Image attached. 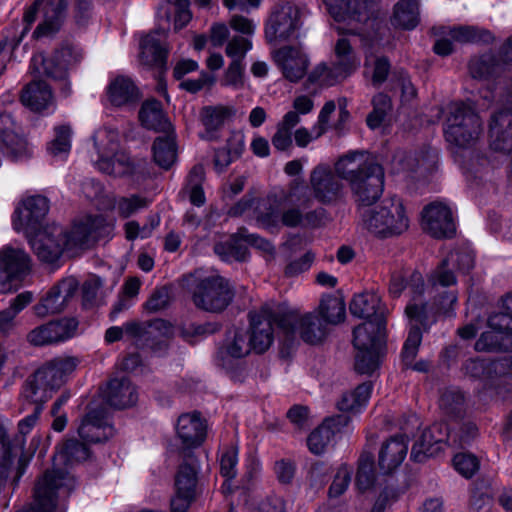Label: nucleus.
<instances>
[{
  "instance_id": "423d86ee",
  "label": "nucleus",
  "mask_w": 512,
  "mask_h": 512,
  "mask_svg": "<svg viewBox=\"0 0 512 512\" xmlns=\"http://www.w3.org/2000/svg\"><path fill=\"white\" fill-rule=\"evenodd\" d=\"M482 132V122L471 104L454 102L448 107L445 138L458 147L475 143Z\"/></svg>"
},
{
  "instance_id": "1a4fd4ad",
  "label": "nucleus",
  "mask_w": 512,
  "mask_h": 512,
  "mask_svg": "<svg viewBox=\"0 0 512 512\" xmlns=\"http://www.w3.org/2000/svg\"><path fill=\"white\" fill-rule=\"evenodd\" d=\"M40 7H42L43 11V20L34 30L33 36L36 38L52 36L60 30L66 17L68 0H35L33 5L29 7L23 15V21L26 26L20 38L14 43L13 49L19 44L31 24L35 21L37 11Z\"/></svg>"
},
{
  "instance_id": "f3484780",
  "label": "nucleus",
  "mask_w": 512,
  "mask_h": 512,
  "mask_svg": "<svg viewBox=\"0 0 512 512\" xmlns=\"http://www.w3.org/2000/svg\"><path fill=\"white\" fill-rule=\"evenodd\" d=\"M30 257L20 248L4 247L0 251V294L13 290L12 281L30 269Z\"/></svg>"
},
{
  "instance_id": "f03ea898",
  "label": "nucleus",
  "mask_w": 512,
  "mask_h": 512,
  "mask_svg": "<svg viewBox=\"0 0 512 512\" xmlns=\"http://www.w3.org/2000/svg\"><path fill=\"white\" fill-rule=\"evenodd\" d=\"M78 359L69 356L55 357L46 361L23 386V397L29 402H47L54 390L59 389L76 369Z\"/></svg>"
},
{
  "instance_id": "2eb2a0df",
  "label": "nucleus",
  "mask_w": 512,
  "mask_h": 512,
  "mask_svg": "<svg viewBox=\"0 0 512 512\" xmlns=\"http://www.w3.org/2000/svg\"><path fill=\"white\" fill-rule=\"evenodd\" d=\"M425 283L418 271H412L407 276L406 289L411 294V300L405 308V314L410 320L419 323L424 329L436 321V311L426 302L420 300L424 293Z\"/></svg>"
},
{
  "instance_id": "c03bdc74",
  "label": "nucleus",
  "mask_w": 512,
  "mask_h": 512,
  "mask_svg": "<svg viewBox=\"0 0 512 512\" xmlns=\"http://www.w3.org/2000/svg\"><path fill=\"white\" fill-rule=\"evenodd\" d=\"M315 312L319 314L328 325H336L345 318V302L342 297L326 295L321 299L318 309Z\"/></svg>"
},
{
  "instance_id": "680f3d73",
  "label": "nucleus",
  "mask_w": 512,
  "mask_h": 512,
  "mask_svg": "<svg viewBox=\"0 0 512 512\" xmlns=\"http://www.w3.org/2000/svg\"><path fill=\"white\" fill-rule=\"evenodd\" d=\"M1 142L3 144L4 153L14 161L28 155L27 143L14 133V131L6 134Z\"/></svg>"
},
{
  "instance_id": "4be33fe9",
  "label": "nucleus",
  "mask_w": 512,
  "mask_h": 512,
  "mask_svg": "<svg viewBox=\"0 0 512 512\" xmlns=\"http://www.w3.org/2000/svg\"><path fill=\"white\" fill-rule=\"evenodd\" d=\"M424 229L435 238L453 236L456 227L450 208L441 203L433 202L422 211Z\"/></svg>"
},
{
  "instance_id": "bf43d9fd",
  "label": "nucleus",
  "mask_w": 512,
  "mask_h": 512,
  "mask_svg": "<svg viewBox=\"0 0 512 512\" xmlns=\"http://www.w3.org/2000/svg\"><path fill=\"white\" fill-rule=\"evenodd\" d=\"M411 161L416 164L411 169L421 174L433 172L438 164V151L432 147H424L421 149Z\"/></svg>"
},
{
  "instance_id": "aec40b11",
  "label": "nucleus",
  "mask_w": 512,
  "mask_h": 512,
  "mask_svg": "<svg viewBox=\"0 0 512 512\" xmlns=\"http://www.w3.org/2000/svg\"><path fill=\"white\" fill-rule=\"evenodd\" d=\"M49 211L48 199L41 195L31 196L16 208L13 215L15 230L36 232Z\"/></svg>"
},
{
  "instance_id": "5fc2aeb1",
  "label": "nucleus",
  "mask_w": 512,
  "mask_h": 512,
  "mask_svg": "<svg viewBox=\"0 0 512 512\" xmlns=\"http://www.w3.org/2000/svg\"><path fill=\"white\" fill-rule=\"evenodd\" d=\"M204 176L203 167L201 165H195L187 177V189L189 190L190 202L198 207L204 205L206 201L202 188Z\"/></svg>"
},
{
  "instance_id": "c756f323",
  "label": "nucleus",
  "mask_w": 512,
  "mask_h": 512,
  "mask_svg": "<svg viewBox=\"0 0 512 512\" xmlns=\"http://www.w3.org/2000/svg\"><path fill=\"white\" fill-rule=\"evenodd\" d=\"M408 443L409 439L404 436H391L382 444L378 465L383 473H391L402 464L408 452Z\"/></svg>"
},
{
  "instance_id": "a878e982",
  "label": "nucleus",
  "mask_w": 512,
  "mask_h": 512,
  "mask_svg": "<svg viewBox=\"0 0 512 512\" xmlns=\"http://www.w3.org/2000/svg\"><path fill=\"white\" fill-rule=\"evenodd\" d=\"M350 417L345 414L326 418L307 439L309 450L316 455L324 453L332 443L335 435L348 425Z\"/></svg>"
},
{
  "instance_id": "9b49d317",
  "label": "nucleus",
  "mask_w": 512,
  "mask_h": 512,
  "mask_svg": "<svg viewBox=\"0 0 512 512\" xmlns=\"http://www.w3.org/2000/svg\"><path fill=\"white\" fill-rule=\"evenodd\" d=\"M477 351L512 352V317L505 311L488 318V330L475 343Z\"/></svg>"
},
{
  "instance_id": "49530a36",
  "label": "nucleus",
  "mask_w": 512,
  "mask_h": 512,
  "mask_svg": "<svg viewBox=\"0 0 512 512\" xmlns=\"http://www.w3.org/2000/svg\"><path fill=\"white\" fill-rule=\"evenodd\" d=\"M242 242L244 241L237 231L227 241L216 243L214 252L224 261H245L249 252Z\"/></svg>"
},
{
  "instance_id": "de8ad7c7",
  "label": "nucleus",
  "mask_w": 512,
  "mask_h": 512,
  "mask_svg": "<svg viewBox=\"0 0 512 512\" xmlns=\"http://www.w3.org/2000/svg\"><path fill=\"white\" fill-rule=\"evenodd\" d=\"M300 122L296 112H287L278 123L277 130L272 136L273 147L278 151H287L292 147V129Z\"/></svg>"
},
{
  "instance_id": "6e6d98bb",
  "label": "nucleus",
  "mask_w": 512,
  "mask_h": 512,
  "mask_svg": "<svg viewBox=\"0 0 512 512\" xmlns=\"http://www.w3.org/2000/svg\"><path fill=\"white\" fill-rule=\"evenodd\" d=\"M375 480L376 475L373 455L370 453H363L359 458L356 484L361 491H365L374 485Z\"/></svg>"
},
{
  "instance_id": "6e6552de",
  "label": "nucleus",
  "mask_w": 512,
  "mask_h": 512,
  "mask_svg": "<svg viewBox=\"0 0 512 512\" xmlns=\"http://www.w3.org/2000/svg\"><path fill=\"white\" fill-rule=\"evenodd\" d=\"M235 291L229 280L215 275L198 280L192 289L194 305L205 312L221 313L233 301Z\"/></svg>"
},
{
  "instance_id": "e2e57ef3",
  "label": "nucleus",
  "mask_w": 512,
  "mask_h": 512,
  "mask_svg": "<svg viewBox=\"0 0 512 512\" xmlns=\"http://www.w3.org/2000/svg\"><path fill=\"white\" fill-rule=\"evenodd\" d=\"M243 150L241 143L232 147L229 141L226 147L217 149L214 155V166L218 172L224 171L235 159H237Z\"/></svg>"
},
{
  "instance_id": "58836bf2",
  "label": "nucleus",
  "mask_w": 512,
  "mask_h": 512,
  "mask_svg": "<svg viewBox=\"0 0 512 512\" xmlns=\"http://www.w3.org/2000/svg\"><path fill=\"white\" fill-rule=\"evenodd\" d=\"M512 380V356H503L487 361L486 387L498 389Z\"/></svg>"
},
{
  "instance_id": "338daca9",
  "label": "nucleus",
  "mask_w": 512,
  "mask_h": 512,
  "mask_svg": "<svg viewBox=\"0 0 512 512\" xmlns=\"http://www.w3.org/2000/svg\"><path fill=\"white\" fill-rule=\"evenodd\" d=\"M455 469L465 478H471L479 469V461L472 454L460 453L454 456Z\"/></svg>"
},
{
  "instance_id": "864d4df0",
  "label": "nucleus",
  "mask_w": 512,
  "mask_h": 512,
  "mask_svg": "<svg viewBox=\"0 0 512 512\" xmlns=\"http://www.w3.org/2000/svg\"><path fill=\"white\" fill-rule=\"evenodd\" d=\"M498 70V63L492 53L473 57L469 62V72L475 79H486Z\"/></svg>"
},
{
  "instance_id": "4c0bfd02",
  "label": "nucleus",
  "mask_w": 512,
  "mask_h": 512,
  "mask_svg": "<svg viewBox=\"0 0 512 512\" xmlns=\"http://www.w3.org/2000/svg\"><path fill=\"white\" fill-rule=\"evenodd\" d=\"M235 114L232 107L224 105L205 106L201 109V122L206 129V138L213 140L216 138L215 132L224 126L227 119Z\"/></svg>"
},
{
  "instance_id": "e433bc0d",
  "label": "nucleus",
  "mask_w": 512,
  "mask_h": 512,
  "mask_svg": "<svg viewBox=\"0 0 512 512\" xmlns=\"http://www.w3.org/2000/svg\"><path fill=\"white\" fill-rule=\"evenodd\" d=\"M141 124L147 128L158 132H169L171 123L166 117L162 104L156 99L146 100L139 111Z\"/></svg>"
},
{
  "instance_id": "ea45409f",
  "label": "nucleus",
  "mask_w": 512,
  "mask_h": 512,
  "mask_svg": "<svg viewBox=\"0 0 512 512\" xmlns=\"http://www.w3.org/2000/svg\"><path fill=\"white\" fill-rule=\"evenodd\" d=\"M89 444L76 438H68L58 445L54 460L59 459L66 465L87 460L90 457Z\"/></svg>"
},
{
  "instance_id": "f257e3e1",
  "label": "nucleus",
  "mask_w": 512,
  "mask_h": 512,
  "mask_svg": "<svg viewBox=\"0 0 512 512\" xmlns=\"http://www.w3.org/2000/svg\"><path fill=\"white\" fill-rule=\"evenodd\" d=\"M336 171L348 182L358 206L368 207L384 190V169L364 152H351L336 162Z\"/></svg>"
},
{
  "instance_id": "052dcab7",
  "label": "nucleus",
  "mask_w": 512,
  "mask_h": 512,
  "mask_svg": "<svg viewBox=\"0 0 512 512\" xmlns=\"http://www.w3.org/2000/svg\"><path fill=\"white\" fill-rule=\"evenodd\" d=\"M1 142L3 144L4 153L14 161L28 155L27 143L14 133V131L6 134Z\"/></svg>"
},
{
  "instance_id": "6ab92c4d",
  "label": "nucleus",
  "mask_w": 512,
  "mask_h": 512,
  "mask_svg": "<svg viewBox=\"0 0 512 512\" xmlns=\"http://www.w3.org/2000/svg\"><path fill=\"white\" fill-rule=\"evenodd\" d=\"M176 430L181 441L180 456H185L187 452L195 454L194 449L202 445L207 435L206 422L201 419L199 412L182 414L178 418Z\"/></svg>"
},
{
  "instance_id": "c9c22d12",
  "label": "nucleus",
  "mask_w": 512,
  "mask_h": 512,
  "mask_svg": "<svg viewBox=\"0 0 512 512\" xmlns=\"http://www.w3.org/2000/svg\"><path fill=\"white\" fill-rule=\"evenodd\" d=\"M110 103L116 107L127 106L136 103L139 98V90L130 78L116 77L107 88Z\"/></svg>"
},
{
  "instance_id": "b1692460",
  "label": "nucleus",
  "mask_w": 512,
  "mask_h": 512,
  "mask_svg": "<svg viewBox=\"0 0 512 512\" xmlns=\"http://www.w3.org/2000/svg\"><path fill=\"white\" fill-rule=\"evenodd\" d=\"M30 242L39 260L46 263L56 262L66 249L63 229L60 226L44 229Z\"/></svg>"
},
{
  "instance_id": "393cba45",
  "label": "nucleus",
  "mask_w": 512,
  "mask_h": 512,
  "mask_svg": "<svg viewBox=\"0 0 512 512\" xmlns=\"http://www.w3.org/2000/svg\"><path fill=\"white\" fill-rule=\"evenodd\" d=\"M272 56L287 80L298 82L306 74L309 61L299 48L283 46L275 50Z\"/></svg>"
},
{
  "instance_id": "a19ab883",
  "label": "nucleus",
  "mask_w": 512,
  "mask_h": 512,
  "mask_svg": "<svg viewBox=\"0 0 512 512\" xmlns=\"http://www.w3.org/2000/svg\"><path fill=\"white\" fill-rule=\"evenodd\" d=\"M418 6V0H400L394 8L392 25L405 30L414 29L419 23Z\"/></svg>"
},
{
  "instance_id": "4d7b16f0",
  "label": "nucleus",
  "mask_w": 512,
  "mask_h": 512,
  "mask_svg": "<svg viewBox=\"0 0 512 512\" xmlns=\"http://www.w3.org/2000/svg\"><path fill=\"white\" fill-rule=\"evenodd\" d=\"M71 128L68 125L55 127V138L49 143L47 150L54 157H64L71 148Z\"/></svg>"
},
{
  "instance_id": "5701e85b",
  "label": "nucleus",
  "mask_w": 512,
  "mask_h": 512,
  "mask_svg": "<svg viewBox=\"0 0 512 512\" xmlns=\"http://www.w3.org/2000/svg\"><path fill=\"white\" fill-rule=\"evenodd\" d=\"M280 314L274 313L269 307H263L260 314L251 317L249 338L253 351L265 352L273 342V325L278 326Z\"/></svg>"
},
{
  "instance_id": "79ce46f5",
  "label": "nucleus",
  "mask_w": 512,
  "mask_h": 512,
  "mask_svg": "<svg viewBox=\"0 0 512 512\" xmlns=\"http://www.w3.org/2000/svg\"><path fill=\"white\" fill-rule=\"evenodd\" d=\"M254 213L257 222L265 228H274L279 224L280 208L275 196L258 199Z\"/></svg>"
},
{
  "instance_id": "473e14b6",
  "label": "nucleus",
  "mask_w": 512,
  "mask_h": 512,
  "mask_svg": "<svg viewBox=\"0 0 512 512\" xmlns=\"http://www.w3.org/2000/svg\"><path fill=\"white\" fill-rule=\"evenodd\" d=\"M182 461L175 474V490L180 493H187L196 496L198 484V474L200 464L196 454L187 452L185 456H180Z\"/></svg>"
},
{
  "instance_id": "8fccbe9b",
  "label": "nucleus",
  "mask_w": 512,
  "mask_h": 512,
  "mask_svg": "<svg viewBox=\"0 0 512 512\" xmlns=\"http://www.w3.org/2000/svg\"><path fill=\"white\" fill-rule=\"evenodd\" d=\"M493 489L490 480L479 479L473 484L470 497L472 512L487 511L492 504Z\"/></svg>"
},
{
  "instance_id": "3c124183",
  "label": "nucleus",
  "mask_w": 512,
  "mask_h": 512,
  "mask_svg": "<svg viewBox=\"0 0 512 512\" xmlns=\"http://www.w3.org/2000/svg\"><path fill=\"white\" fill-rule=\"evenodd\" d=\"M97 167L100 171L115 177L132 172L130 158L123 153H115L112 157L101 155L97 161Z\"/></svg>"
},
{
  "instance_id": "7c9ffc66",
  "label": "nucleus",
  "mask_w": 512,
  "mask_h": 512,
  "mask_svg": "<svg viewBox=\"0 0 512 512\" xmlns=\"http://www.w3.org/2000/svg\"><path fill=\"white\" fill-rule=\"evenodd\" d=\"M349 310L353 316L367 321H385V307L373 292L356 294L349 304Z\"/></svg>"
},
{
  "instance_id": "dca6fc26",
  "label": "nucleus",
  "mask_w": 512,
  "mask_h": 512,
  "mask_svg": "<svg viewBox=\"0 0 512 512\" xmlns=\"http://www.w3.org/2000/svg\"><path fill=\"white\" fill-rule=\"evenodd\" d=\"M77 431L81 440L90 444L104 442L111 438L114 435V428L110 424L106 407L103 405L89 407Z\"/></svg>"
},
{
  "instance_id": "a211bd4d",
  "label": "nucleus",
  "mask_w": 512,
  "mask_h": 512,
  "mask_svg": "<svg viewBox=\"0 0 512 512\" xmlns=\"http://www.w3.org/2000/svg\"><path fill=\"white\" fill-rule=\"evenodd\" d=\"M78 290V282L74 277H66L54 284L34 306L35 314L45 317L49 314L62 312L75 296Z\"/></svg>"
},
{
  "instance_id": "2f4dec72",
  "label": "nucleus",
  "mask_w": 512,
  "mask_h": 512,
  "mask_svg": "<svg viewBox=\"0 0 512 512\" xmlns=\"http://www.w3.org/2000/svg\"><path fill=\"white\" fill-rule=\"evenodd\" d=\"M253 351L249 331L236 329L232 334H228L222 346L218 350V357L222 361V366L226 367L230 359H241L248 356Z\"/></svg>"
},
{
  "instance_id": "cd10ccee",
  "label": "nucleus",
  "mask_w": 512,
  "mask_h": 512,
  "mask_svg": "<svg viewBox=\"0 0 512 512\" xmlns=\"http://www.w3.org/2000/svg\"><path fill=\"white\" fill-rule=\"evenodd\" d=\"M105 402L116 409H125L133 406L138 400L135 386L127 377L111 379L103 391Z\"/></svg>"
},
{
  "instance_id": "0e129e2a",
  "label": "nucleus",
  "mask_w": 512,
  "mask_h": 512,
  "mask_svg": "<svg viewBox=\"0 0 512 512\" xmlns=\"http://www.w3.org/2000/svg\"><path fill=\"white\" fill-rule=\"evenodd\" d=\"M445 264H450L455 270L469 272L474 265V256L467 250H454L445 257Z\"/></svg>"
},
{
  "instance_id": "f704fd0d",
  "label": "nucleus",
  "mask_w": 512,
  "mask_h": 512,
  "mask_svg": "<svg viewBox=\"0 0 512 512\" xmlns=\"http://www.w3.org/2000/svg\"><path fill=\"white\" fill-rule=\"evenodd\" d=\"M21 102L32 111H42L53 103L51 87L43 80L32 81L22 90Z\"/></svg>"
},
{
  "instance_id": "20e7f679",
  "label": "nucleus",
  "mask_w": 512,
  "mask_h": 512,
  "mask_svg": "<svg viewBox=\"0 0 512 512\" xmlns=\"http://www.w3.org/2000/svg\"><path fill=\"white\" fill-rule=\"evenodd\" d=\"M328 326L315 311L305 314L290 311L281 314L278 320V328L289 345H292L297 338L309 345L321 344L329 334Z\"/></svg>"
},
{
  "instance_id": "39448f33",
  "label": "nucleus",
  "mask_w": 512,
  "mask_h": 512,
  "mask_svg": "<svg viewBox=\"0 0 512 512\" xmlns=\"http://www.w3.org/2000/svg\"><path fill=\"white\" fill-rule=\"evenodd\" d=\"M364 227L379 237L399 235L406 231L409 220L401 200L393 197L380 206L361 213Z\"/></svg>"
},
{
  "instance_id": "72a5a7b5",
  "label": "nucleus",
  "mask_w": 512,
  "mask_h": 512,
  "mask_svg": "<svg viewBox=\"0 0 512 512\" xmlns=\"http://www.w3.org/2000/svg\"><path fill=\"white\" fill-rule=\"evenodd\" d=\"M164 37V30H155L142 38L140 42L141 59L145 64L160 69L166 66L168 52L162 45Z\"/></svg>"
},
{
  "instance_id": "37998d69",
  "label": "nucleus",
  "mask_w": 512,
  "mask_h": 512,
  "mask_svg": "<svg viewBox=\"0 0 512 512\" xmlns=\"http://www.w3.org/2000/svg\"><path fill=\"white\" fill-rule=\"evenodd\" d=\"M152 150L155 163L163 169H169L177 157L175 137L171 134L157 137Z\"/></svg>"
},
{
  "instance_id": "bb28decb",
  "label": "nucleus",
  "mask_w": 512,
  "mask_h": 512,
  "mask_svg": "<svg viewBox=\"0 0 512 512\" xmlns=\"http://www.w3.org/2000/svg\"><path fill=\"white\" fill-rule=\"evenodd\" d=\"M489 141L496 152H512V112L496 111L491 115Z\"/></svg>"
},
{
  "instance_id": "ddd939ff",
  "label": "nucleus",
  "mask_w": 512,
  "mask_h": 512,
  "mask_svg": "<svg viewBox=\"0 0 512 512\" xmlns=\"http://www.w3.org/2000/svg\"><path fill=\"white\" fill-rule=\"evenodd\" d=\"M337 171L329 165L315 166L309 177V183L316 200L325 205L336 204L344 198V185Z\"/></svg>"
},
{
  "instance_id": "a18cd8bd",
  "label": "nucleus",
  "mask_w": 512,
  "mask_h": 512,
  "mask_svg": "<svg viewBox=\"0 0 512 512\" xmlns=\"http://www.w3.org/2000/svg\"><path fill=\"white\" fill-rule=\"evenodd\" d=\"M371 392V382L361 383L353 391L344 393L337 407L343 412H358L368 402Z\"/></svg>"
},
{
  "instance_id": "69168bd1",
  "label": "nucleus",
  "mask_w": 512,
  "mask_h": 512,
  "mask_svg": "<svg viewBox=\"0 0 512 512\" xmlns=\"http://www.w3.org/2000/svg\"><path fill=\"white\" fill-rule=\"evenodd\" d=\"M454 271L455 269L450 264H445L444 258L437 266V268L432 272L430 281L434 286H453L457 283Z\"/></svg>"
},
{
  "instance_id": "09e8293b",
  "label": "nucleus",
  "mask_w": 512,
  "mask_h": 512,
  "mask_svg": "<svg viewBox=\"0 0 512 512\" xmlns=\"http://www.w3.org/2000/svg\"><path fill=\"white\" fill-rule=\"evenodd\" d=\"M61 54L55 52L50 57H45L42 53H39L32 58V66L36 67L41 65L43 68V74L53 80H66L69 76L68 70L60 61Z\"/></svg>"
},
{
  "instance_id": "4468645a",
  "label": "nucleus",
  "mask_w": 512,
  "mask_h": 512,
  "mask_svg": "<svg viewBox=\"0 0 512 512\" xmlns=\"http://www.w3.org/2000/svg\"><path fill=\"white\" fill-rule=\"evenodd\" d=\"M171 327L163 319H154L146 322L130 321L125 323V332L136 340L139 347H148L153 351L166 348V337Z\"/></svg>"
},
{
  "instance_id": "13d9d810",
  "label": "nucleus",
  "mask_w": 512,
  "mask_h": 512,
  "mask_svg": "<svg viewBox=\"0 0 512 512\" xmlns=\"http://www.w3.org/2000/svg\"><path fill=\"white\" fill-rule=\"evenodd\" d=\"M237 449L233 446H227L223 449L220 457V473L226 478L222 489L224 492H230V486L227 483L236 476Z\"/></svg>"
},
{
  "instance_id": "f8f14e48",
  "label": "nucleus",
  "mask_w": 512,
  "mask_h": 512,
  "mask_svg": "<svg viewBox=\"0 0 512 512\" xmlns=\"http://www.w3.org/2000/svg\"><path fill=\"white\" fill-rule=\"evenodd\" d=\"M359 65L351 43L346 38H340L335 46V61L331 68L325 64L319 65L310 75L312 80L316 74L321 78V83L332 85L334 82L346 78Z\"/></svg>"
},
{
  "instance_id": "7ed1b4c3",
  "label": "nucleus",
  "mask_w": 512,
  "mask_h": 512,
  "mask_svg": "<svg viewBox=\"0 0 512 512\" xmlns=\"http://www.w3.org/2000/svg\"><path fill=\"white\" fill-rule=\"evenodd\" d=\"M385 321H365L353 330V345L357 349L355 370L371 375L380 364L384 348Z\"/></svg>"
},
{
  "instance_id": "c85d7f7f",
  "label": "nucleus",
  "mask_w": 512,
  "mask_h": 512,
  "mask_svg": "<svg viewBox=\"0 0 512 512\" xmlns=\"http://www.w3.org/2000/svg\"><path fill=\"white\" fill-rule=\"evenodd\" d=\"M374 0H323L329 14L337 22L354 21L360 23L367 19L369 5Z\"/></svg>"
},
{
  "instance_id": "412c9836",
  "label": "nucleus",
  "mask_w": 512,
  "mask_h": 512,
  "mask_svg": "<svg viewBox=\"0 0 512 512\" xmlns=\"http://www.w3.org/2000/svg\"><path fill=\"white\" fill-rule=\"evenodd\" d=\"M448 425L443 422L433 423L423 431L420 438L413 444L410 458L414 462L422 463L430 457L436 456L443 449L448 440Z\"/></svg>"
},
{
  "instance_id": "0eeeda50",
  "label": "nucleus",
  "mask_w": 512,
  "mask_h": 512,
  "mask_svg": "<svg viewBox=\"0 0 512 512\" xmlns=\"http://www.w3.org/2000/svg\"><path fill=\"white\" fill-rule=\"evenodd\" d=\"M301 27L300 9L292 2L281 1L271 8L265 20L264 38L269 45L293 41L299 38Z\"/></svg>"
},
{
  "instance_id": "9d476101",
  "label": "nucleus",
  "mask_w": 512,
  "mask_h": 512,
  "mask_svg": "<svg viewBox=\"0 0 512 512\" xmlns=\"http://www.w3.org/2000/svg\"><path fill=\"white\" fill-rule=\"evenodd\" d=\"M111 231L112 227L104 217L87 216L74 222L69 232L63 231V238L66 249H88L97 241L108 238Z\"/></svg>"
},
{
  "instance_id": "774afa93",
  "label": "nucleus",
  "mask_w": 512,
  "mask_h": 512,
  "mask_svg": "<svg viewBox=\"0 0 512 512\" xmlns=\"http://www.w3.org/2000/svg\"><path fill=\"white\" fill-rule=\"evenodd\" d=\"M149 201L147 198L139 195H132L130 197H121L117 202V209L123 218H128L139 209L147 207Z\"/></svg>"
},
{
  "instance_id": "603ef678",
  "label": "nucleus",
  "mask_w": 512,
  "mask_h": 512,
  "mask_svg": "<svg viewBox=\"0 0 512 512\" xmlns=\"http://www.w3.org/2000/svg\"><path fill=\"white\" fill-rule=\"evenodd\" d=\"M440 409L451 418H459L465 411L464 394L456 389L445 390L439 400Z\"/></svg>"
}]
</instances>
